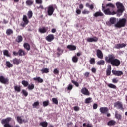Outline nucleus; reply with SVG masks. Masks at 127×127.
I'll list each match as a JSON object with an SVG mask.
<instances>
[{"label": "nucleus", "mask_w": 127, "mask_h": 127, "mask_svg": "<svg viewBox=\"0 0 127 127\" xmlns=\"http://www.w3.org/2000/svg\"><path fill=\"white\" fill-rule=\"evenodd\" d=\"M14 89L16 92H17V93H19L20 91H21V87L20 86H18L17 85H16L14 87Z\"/></svg>", "instance_id": "72a5a7b5"}, {"label": "nucleus", "mask_w": 127, "mask_h": 127, "mask_svg": "<svg viewBox=\"0 0 127 127\" xmlns=\"http://www.w3.org/2000/svg\"><path fill=\"white\" fill-rule=\"evenodd\" d=\"M71 82L73 84H74V85L76 86V87H79V83L77 82V81L72 80Z\"/></svg>", "instance_id": "6e6d98bb"}, {"label": "nucleus", "mask_w": 127, "mask_h": 127, "mask_svg": "<svg viewBox=\"0 0 127 127\" xmlns=\"http://www.w3.org/2000/svg\"><path fill=\"white\" fill-rule=\"evenodd\" d=\"M28 89L29 90V91H31V90H33L34 89V84H31V85L29 84L28 85Z\"/></svg>", "instance_id": "c03bdc74"}, {"label": "nucleus", "mask_w": 127, "mask_h": 127, "mask_svg": "<svg viewBox=\"0 0 127 127\" xmlns=\"http://www.w3.org/2000/svg\"><path fill=\"white\" fill-rule=\"evenodd\" d=\"M119 82V80L117 79V78H113L112 79V83H114V84H117Z\"/></svg>", "instance_id": "13d9d810"}, {"label": "nucleus", "mask_w": 127, "mask_h": 127, "mask_svg": "<svg viewBox=\"0 0 127 127\" xmlns=\"http://www.w3.org/2000/svg\"><path fill=\"white\" fill-rule=\"evenodd\" d=\"M13 54L15 56H17V55H19V54L18 53V52H16V51H13Z\"/></svg>", "instance_id": "0e129e2a"}, {"label": "nucleus", "mask_w": 127, "mask_h": 127, "mask_svg": "<svg viewBox=\"0 0 127 127\" xmlns=\"http://www.w3.org/2000/svg\"><path fill=\"white\" fill-rule=\"evenodd\" d=\"M108 87H109V88H110L111 89H117V86L112 83L108 84Z\"/></svg>", "instance_id": "37998d69"}, {"label": "nucleus", "mask_w": 127, "mask_h": 127, "mask_svg": "<svg viewBox=\"0 0 127 127\" xmlns=\"http://www.w3.org/2000/svg\"><path fill=\"white\" fill-rule=\"evenodd\" d=\"M107 7H111V8H114L115 7V5L111 3H109L106 4Z\"/></svg>", "instance_id": "8fccbe9b"}, {"label": "nucleus", "mask_w": 127, "mask_h": 127, "mask_svg": "<svg viewBox=\"0 0 127 127\" xmlns=\"http://www.w3.org/2000/svg\"><path fill=\"white\" fill-rule=\"evenodd\" d=\"M126 45L125 43L122 44H117L115 45V48L116 49H121V48H123V47H126Z\"/></svg>", "instance_id": "a211bd4d"}, {"label": "nucleus", "mask_w": 127, "mask_h": 127, "mask_svg": "<svg viewBox=\"0 0 127 127\" xmlns=\"http://www.w3.org/2000/svg\"><path fill=\"white\" fill-rule=\"evenodd\" d=\"M33 14V13H32V11H28L27 15H28V17L29 19H30V18H31V17H32Z\"/></svg>", "instance_id": "49530a36"}, {"label": "nucleus", "mask_w": 127, "mask_h": 127, "mask_svg": "<svg viewBox=\"0 0 127 127\" xmlns=\"http://www.w3.org/2000/svg\"><path fill=\"white\" fill-rule=\"evenodd\" d=\"M48 30V27H43L39 29V32H40V33H46V32H47Z\"/></svg>", "instance_id": "412c9836"}, {"label": "nucleus", "mask_w": 127, "mask_h": 127, "mask_svg": "<svg viewBox=\"0 0 127 127\" xmlns=\"http://www.w3.org/2000/svg\"><path fill=\"white\" fill-rule=\"evenodd\" d=\"M96 55L98 57V58H99L100 59H103L104 58V55H103V52L101 51L100 49H98L96 51Z\"/></svg>", "instance_id": "4468645a"}, {"label": "nucleus", "mask_w": 127, "mask_h": 127, "mask_svg": "<svg viewBox=\"0 0 127 127\" xmlns=\"http://www.w3.org/2000/svg\"><path fill=\"white\" fill-rule=\"evenodd\" d=\"M99 111L101 114H106L108 113L109 111V108L106 107H100L99 109Z\"/></svg>", "instance_id": "dca6fc26"}, {"label": "nucleus", "mask_w": 127, "mask_h": 127, "mask_svg": "<svg viewBox=\"0 0 127 127\" xmlns=\"http://www.w3.org/2000/svg\"><path fill=\"white\" fill-rule=\"evenodd\" d=\"M105 60L107 63H110L113 67H119L121 65V61L116 59L115 54H110L108 56H106Z\"/></svg>", "instance_id": "f257e3e1"}, {"label": "nucleus", "mask_w": 127, "mask_h": 127, "mask_svg": "<svg viewBox=\"0 0 127 127\" xmlns=\"http://www.w3.org/2000/svg\"><path fill=\"white\" fill-rule=\"evenodd\" d=\"M22 93L24 97H27L28 96V92L25 90H22Z\"/></svg>", "instance_id": "09e8293b"}, {"label": "nucleus", "mask_w": 127, "mask_h": 127, "mask_svg": "<svg viewBox=\"0 0 127 127\" xmlns=\"http://www.w3.org/2000/svg\"><path fill=\"white\" fill-rule=\"evenodd\" d=\"M99 40V38L94 36L93 38H88L87 39V42H97Z\"/></svg>", "instance_id": "f3484780"}, {"label": "nucleus", "mask_w": 127, "mask_h": 127, "mask_svg": "<svg viewBox=\"0 0 127 127\" xmlns=\"http://www.w3.org/2000/svg\"><path fill=\"white\" fill-rule=\"evenodd\" d=\"M12 62L14 65H19V64L21 63V60L16 58L13 59Z\"/></svg>", "instance_id": "6ab92c4d"}, {"label": "nucleus", "mask_w": 127, "mask_h": 127, "mask_svg": "<svg viewBox=\"0 0 127 127\" xmlns=\"http://www.w3.org/2000/svg\"><path fill=\"white\" fill-rule=\"evenodd\" d=\"M77 56L80 57L81 55H82V52H79L77 53L76 54Z\"/></svg>", "instance_id": "774afa93"}, {"label": "nucleus", "mask_w": 127, "mask_h": 127, "mask_svg": "<svg viewBox=\"0 0 127 127\" xmlns=\"http://www.w3.org/2000/svg\"><path fill=\"white\" fill-rule=\"evenodd\" d=\"M53 73L55 75H58L59 74V70L57 68H55Z\"/></svg>", "instance_id": "603ef678"}, {"label": "nucleus", "mask_w": 127, "mask_h": 127, "mask_svg": "<svg viewBox=\"0 0 127 127\" xmlns=\"http://www.w3.org/2000/svg\"><path fill=\"white\" fill-rule=\"evenodd\" d=\"M82 14H89L90 13V11L88 10H87V9H85L82 12Z\"/></svg>", "instance_id": "864d4df0"}, {"label": "nucleus", "mask_w": 127, "mask_h": 127, "mask_svg": "<svg viewBox=\"0 0 127 127\" xmlns=\"http://www.w3.org/2000/svg\"><path fill=\"white\" fill-rule=\"evenodd\" d=\"M127 22V19L124 18L122 19H120L118 22L115 24V26L117 28H121V27H125L126 23Z\"/></svg>", "instance_id": "7ed1b4c3"}, {"label": "nucleus", "mask_w": 127, "mask_h": 127, "mask_svg": "<svg viewBox=\"0 0 127 127\" xmlns=\"http://www.w3.org/2000/svg\"><path fill=\"white\" fill-rule=\"evenodd\" d=\"M73 89V85L69 84L67 87V91H71Z\"/></svg>", "instance_id": "5fc2aeb1"}, {"label": "nucleus", "mask_w": 127, "mask_h": 127, "mask_svg": "<svg viewBox=\"0 0 127 127\" xmlns=\"http://www.w3.org/2000/svg\"><path fill=\"white\" fill-rule=\"evenodd\" d=\"M112 70V66L111 65H108L107 69L106 70V75L107 76H110L111 75V73Z\"/></svg>", "instance_id": "393cba45"}, {"label": "nucleus", "mask_w": 127, "mask_h": 127, "mask_svg": "<svg viewBox=\"0 0 127 127\" xmlns=\"http://www.w3.org/2000/svg\"><path fill=\"white\" fill-rule=\"evenodd\" d=\"M4 127H11V125H10L9 124V123L4 124Z\"/></svg>", "instance_id": "338daca9"}, {"label": "nucleus", "mask_w": 127, "mask_h": 127, "mask_svg": "<svg viewBox=\"0 0 127 127\" xmlns=\"http://www.w3.org/2000/svg\"><path fill=\"white\" fill-rule=\"evenodd\" d=\"M36 3L37 4H41L42 3V0H36Z\"/></svg>", "instance_id": "bf43d9fd"}, {"label": "nucleus", "mask_w": 127, "mask_h": 127, "mask_svg": "<svg viewBox=\"0 0 127 127\" xmlns=\"http://www.w3.org/2000/svg\"><path fill=\"white\" fill-rule=\"evenodd\" d=\"M3 54L5 56H7V57H10V54H9V52L7 50L3 51Z\"/></svg>", "instance_id": "e433bc0d"}, {"label": "nucleus", "mask_w": 127, "mask_h": 127, "mask_svg": "<svg viewBox=\"0 0 127 127\" xmlns=\"http://www.w3.org/2000/svg\"><path fill=\"white\" fill-rule=\"evenodd\" d=\"M57 55H58V57L59 56H60L64 52V50H61V49L59 47L57 48Z\"/></svg>", "instance_id": "a878e982"}, {"label": "nucleus", "mask_w": 127, "mask_h": 127, "mask_svg": "<svg viewBox=\"0 0 127 127\" xmlns=\"http://www.w3.org/2000/svg\"><path fill=\"white\" fill-rule=\"evenodd\" d=\"M93 108L94 110H96V109L98 108V104L97 103L93 104Z\"/></svg>", "instance_id": "680f3d73"}, {"label": "nucleus", "mask_w": 127, "mask_h": 127, "mask_svg": "<svg viewBox=\"0 0 127 127\" xmlns=\"http://www.w3.org/2000/svg\"><path fill=\"white\" fill-rule=\"evenodd\" d=\"M116 21H117V19H116V18H110L109 21L106 22V24L108 26H112L113 24L116 23Z\"/></svg>", "instance_id": "6e6552de"}, {"label": "nucleus", "mask_w": 127, "mask_h": 127, "mask_svg": "<svg viewBox=\"0 0 127 127\" xmlns=\"http://www.w3.org/2000/svg\"><path fill=\"white\" fill-rule=\"evenodd\" d=\"M67 47L68 49H69L71 51L76 50L77 49L76 46H74L73 45H68Z\"/></svg>", "instance_id": "b1692460"}, {"label": "nucleus", "mask_w": 127, "mask_h": 127, "mask_svg": "<svg viewBox=\"0 0 127 127\" xmlns=\"http://www.w3.org/2000/svg\"><path fill=\"white\" fill-rule=\"evenodd\" d=\"M23 40V38H22V36L19 35L18 36L17 38L15 40V41L16 42H18V43H20Z\"/></svg>", "instance_id": "bb28decb"}, {"label": "nucleus", "mask_w": 127, "mask_h": 127, "mask_svg": "<svg viewBox=\"0 0 127 127\" xmlns=\"http://www.w3.org/2000/svg\"><path fill=\"white\" fill-rule=\"evenodd\" d=\"M72 60L74 63H77L79 60V58L77 56H74L72 57Z\"/></svg>", "instance_id": "4c0bfd02"}, {"label": "nucleus", "mask_w": 127, "mask_h": 127, "mask_svg": "<svg viewBox=\"0 0 127 127\" xmlns=\"http://www.w3.org/2000/svg\"><path fill=\"white\" fill-rule=\"evenodd\" d=\"M34 81H37L38 83H43V79L40 77H35L33 78Z\"/></svg>", "instance_id": "7c9ffc66"}, {"label": "nucleus", "mask_w": 127, "mask_h": 127, "mask_svg": "<svg viewBox=\"0 0 127 127\" xmlns=\"http://www.w3.org/2000/svg\"><path fill=\"white\" fill-rule=\"evenodd\" d=\"M90 64L91 65H94L95 63H96V61L94 58H91L89 60Z\"/></svg>", "instance_id": "79ce46f5"}, {"label": "nucleus", "mask_w": 127, "mask_h": 127, "mask_svg": "<svg viewBox=\"0 0 127 127\" xmlns=\"http://www.w3.org/2000/svg\"><path fill=\"white\" fill-rule=\"evenodd\" d=\"M54 39V35L53 34H49L46 37V40L48 42H51Z\"/></svg>", "instance_id": "2eb2a0df"}, {"label": "nucleus", "mask_w": 127, "mask_h": 127, "mask_svg": "<svg viewBox=\"0 0 127 127\" xmlns=\"http://www.w3.org/2000/svg\"><path fill=\"white\" fill-rule=\"evenodd\" d=\"M56 7V5H51L49 6L47 8L48 15H49V16H51V15L53 14V12H54Z\"/></svg>", "instance_id": "39448f33"}, {"label": "nucleus", "mask_w": 127, "mask_h": 127, "mask_svg": "<svg viewBox=\"0 0 127 127\" xmlns=\"http://www.w3.org/2000/svg\"><path fill=\"white\" fill-rule=\"evenodd\" d=\"M40 126H41V127H47V126H48V123L47 122H42L40 123Z\"/></svg>", "instance_id": "f704fd0d"}, {"label": "nucleus", "mask_w": 127, "mask_h": 127, "mask_svg": "<svg viewBox=\"0 0 127 127\" xmlns=\"http://www.w3.org/2000/svg\"><path fill=\"white\" fill-rule=\"evenodd\" d=\"M85 104H90V103H92V98L88 97L86 98L85 100Z\"/></svg>", "instance_id": "a19ab883"}, {"label": "nucleus", "mask_w": 127, "mask_h": 127, "mask_svg": "<svg viewBox=\"0 0 127 127\" xmlns=\"http://www.w3.org/2000/svg\"><path fill=\"white\" fill-rule=\"evenodd\" d=\"M91 71H92V73H94L95 74L96 73V72H97V69H96L95 68L93 67L91 69Z\"/></svg>", "instance_id": "69168bd1"}, {"label": "nucleus", "mask_w": 127, "mask_h": 127, "mask_svg": "<svg viewBox=\"0 0 127 127\" xmlns=\"http://www.w3.org/2000/svg\"><path fill=\"white\" fill-rule=\"evenodd\" d=\"M112 73L114 76H122V75H124V72L120 70H112Z\"/></svg>", "instance_id": "9d476101"}, {"label": "nucleus", "mask_w": 127, "mask_h": 127, "mask_svg": "<svg viewBox=\"0 0 127 127\" xmlns=\"http://www.w3.org/2000/svg\"><path fill=\"white\" fill-rule=\"evenodd\" d=\"M12 118L11 117H7L6 119H3L1 121L2 125H5L6 124H9V122H11Z\"/></svg>", "instance_id": "ddd939ff"}, {"label": "nucleus", "mask_w": 127, "mask_h": 127, "mask_svg": "<svg viewBox=\"0 0 127 127\" xmlns=\"http://www.w3.org/2000/svg\"><path fill=\"white\" fill-rule=\"evenodd\" d=\"M96 64L98 66H104V65H105V61L101 60L99 61H98Z\"/></svg>", "instance_id": "c85d7f7f"}, {"label": "nucleus", "mask_w": 127, "mask_h": 127, "mask_svg": "<svg viewBox=\"0 0 127 127\" xmlns=\"http://www.w3.org/2000/svg\"><path fill=\"white\" fill-rule=\"evenodd\" d=\"M114 107L115 108H118L121 111H124V106L121 101H117L114 104Z\"/></svg>", "instance_id": "0eeeda50"}, {"label": "nucleus", "mask_w": 127, "mask_h": 127, "mask_svg": "<svg viewBox=\"0 0 127 127\" xmlns=\"http://www.w3.org/2000/svg\"><path fill=\"white\" fill-rule=\"evenodd\" d=\"M22 84L25 87H28V85H29L28 81L25 80H23L22 81Z\"/></svg>", "instance_id": "58836bf2"}, {"label": "nucleus", "mask_w": 127, "mask_h": 127, "mask_svg": "<svg viewBox=\"0 0 127 127\" xmlns=\"http://www.w3.org/2000/svg\"><path fill=\"white\" fill-rule=\"evenodd\" d=\"M52 101L55 105H58V100H57V98H53Z\"/></svg>", "instance_id": "a18cd8bd"}, {"label": "nucleus", "mask_w": 127, "mask_h": 127, "mask_svg": "<svg viewBox=\"0 0 127 127\" xmlns=\"http://www.w3.org/2000/svg\"><path fill=\"white\" fill-rule=\"evenodd\" d=\"M76 13L78 15L81 14V10L80 9H77L76 10Z\"/></svg>", "instance_id": "e2e57ef3"}, {"label": "nucleus", "mask_w": 127, "mask_h": 127, "mask_svg": "<svg viewBox=\"0 0 127 127\" xmlns=\"http://www.w3.org/2000/svg\"><path fill=\"white\" fill-rule=\"evenodd\" d=\"M6 65L8 68H11L13 67V64H11L10 62L8 61L6 62Z\"/></svg>", "instance_id": "ea45409f"}, {"label": "nucleus", "mask_w": 127, "mask_h": 127, "mask_svg": "<svg viewBox=\"0 0 127 127\" xmlns=\"http://www.w3.org/2000/svg\"><path fill=\"white\" fill-rule=\"evenodd\" d=\"M95 17H98V16H104V14L101 11L96 12L94 14Z\"/></svg>", "instance_id": "cd10ccee"}, {"label": "nucleus", "mask_w": 127, "mask_h": 127, "mask_svg": "<svg viewBox=\"0 0 127 127\" xmlns=\"http://www.w3.org/2000/svg\"><path fill=\"white\" fill-rule=\"evenodd\" d=\"M38 106H39V102L38 101L35 102L32 104V106L33 107V108H36V107H38Z\"/></svg>", "instance_id": "3c124183"}, {"label": "nucleus", "mask_w": 127, "mask_h": 127, "mask_svg": "<svg viewBox=\"0 0 127 127\" xmlns=\"http://www.w3.org/2000/svg\"><path fill=\"white\" fill-rule=\"evenodd\" d=\"M102 11L104 12L105 14H107V15H115V14H117V12L113 11L111 12L110 8H108L106 9H105L106 7L104 6V4H102Z\"/></svg>", "instance_id": "20e7f679"}, {"label": "nucleus", "mask_w": 127, "mask_h": 127, "mask_svg": "<svg viewBox=\"0 0 127 127\" xmlns=\"http://www.w3.org/2000/svg\"><path fill=\"white\" fill-rule=\"evenodd\" d=\"M34 3V1L33 0H27L26 1V4H27V5H28L29 6L32 5V4H33Z\"/></svg>", "instance_id": "c756f323"}, {"label": "nucleus", "mask_w": 127, "mask_h": 127, "mask_svg": "<svg viewBox=\"0 0 127 127\" xmlns=\"http://www.w3.org/2000/svg\"><path fill=\"white\" fill-rule=\"evenodd\" d=\"M108 126H115L116 125V122L115 120H110L107 123Z\"/></svg>", "instance_id": "c9c22d12"}, {"label": "nucleus", "mask_w": 127, "mask_h": 127, "mask_svg": "<svg viewBox=\"0 0 127 127\" xmlns=\"http://www.w3.org/2000/svg\"><path fill=\"white\" fill-rule=\"evenodd\" d=\"M18 54L19 56H25L26 55V52L22 49H20L18 50Z\"/></svg>", "instance_id": "4be33fe9"}, {"label": "nucleus", "mask_w": 127, "mask_h": 127, "mask_svg": "<svg viewBox=\"0 0 127 127\" xmlns=\"http://www.w3.org/2000/svg\"><path fill=\"white\" fill-rule=\"evenodd\" d=\"M23 47L26 50H27V51H29V50H30V45L28 43H24L23 44Z\"/></svg>", "instance_id": "5701e85b"}, {"label": "nucleus", "mask_w": 127, "mask_h": 127, "mask_svg": "<svg viewBox=\"0 0 127 127\" xmlns=\"http://www.w3.org/2000/svg\"><path fill=\"white\" fill-rule=\"evenodd\" d=\"M23 117V116H17V120L18 123H19V124H22L23 123H27L28 122L27 119L22 120Z\"/></svg>", "instance_id": "f8f14e48"}, {"label": "nucleus", "mask_w": 127, "mask_h": 127, "mask_svg": "<svg viewBox=\"0 0 127 127\" xmlns=\"http://www.w3.org/2000/svg\"><path fill=\"white\" fill-rule=\"evenodd\" d=\"M23 22L21 23L20 26L22 27H25L29 23V20H28V18H27V16L26 15H24L23 16V19H22Z\"/></svg>", "instance_id": "423d86ee"}, {"label": "nucleus", "mask_w": 127, "mask_h": 127, "mask_svg": "<svg viewBox=\"0 0 127 127\" xmlns=\"http://www.w3.org/2000/svg\"><path fill=\"white\" fill-rule=\"evenodd\" d=\"M41 72H42V74H47V73H49V68H43L41 69Z\"/></svg>", "instance_id": "2f4dec72"}, {"label": "nucleus", "mask_w": 127, "mask_h": 127, "mask_svg": "<svg viewBox=\"0 0 127 127\" xmlns=\"http://www.w3.org/2000/svg\"><path fill=\"white\" fill-rule=\"evenodd\" d=\"M115 118L118 120V121H121V120H122V115L119 114L118 111H116L115 113Z\"/></svg>", "instance_id": "aec40b11"}, {"label": "nucleus", "mask_w": 127, "mask_h": 127, "mask_svg": "<svg viewBox=\"0 0 127 127\" xmlns=\"http://www.w3.org/2000/svg\"><path fill=\"white\" fill-rule=\"evenodd\" d=\"M7 35L9 36L10 34H13V30L11 29H8L6 31Z\"/></svg>", "instance_id": "473e14b6"}, {"label": "nucleus", "mask_w": 127, "mask_h": 127, "mask_svg": "<svg viewBox=\"0 0 127 127\" xmlns=\"http://www.w3.org/2000/svg\"><path fill=\"white\" fill-rule=\"evenodd\" d=\"M0 82L2 84H7L9 82V80L7 77H4V76H0Z\"/></svg>", "instance_id": "1a4fd4ad"}, {"label": "nucleus", "mask_w": 127, "mask_h": 127, "mask_svg": "<svg viewBox=\"0 0 127 127\" xmlns=\"http://www.w3.org/2000/svg\"><path fill=\"white\" fill-rule=\"evenodd\" d=\"M116 6L117 8V12L119 13V15H122L123 12L125 11V7L124 6V5L120 2H117L116 3Z\"/></svg>", "instance_id": "f03ea898"}, {"label": "nucleus", "mask_w": 127, "mask_h": 127, "mask_svg": "<svg viewBox=\"0 0 127 127\" xmlns=\"http://www.w3.org/2000/svg\"><path fill=\"white\" fill-rule=\"evenodd\" d=\"M81 93L85 96H90V91L86 87H83L81 89Z\"/></svg>", "instance_id": "9b49d317"}, {"label": "nucleus", "mask_w": 127, "mask_h": 127, "mask_svg": "<svg viewBox=\"0 0 127 127\" xmlns=\"http://www.w3.org/2000/svg\"><path fill=\"white\" fill-rule=\"evenodd\" d=\"M74 110L76 112H78V111H80V107H79V106H75L74 108Z\"/></svg>", "instance_id": "052dcab7"}, {"label": "nucleus", "mask_w": 127, "mask_h": 127, "mask_svg": "<svg viewBox=\"0 0 127 127\" xmlns=\"http://www.w3.org/2000/svg\"><path fill=\"white\" fill-rule=\"evenodd\" d=\"M84 77L86 78H89L90 77V72H86L84 74Z\"/></svg>", "instance_id": "4d7b16f0"}, {"label": "nucleus", "mask_w": 127, "mask_h": 127, "mask_svg": "<svg viewBox=\"0 0 127 127\" xmlns=\"http://www.w3.org/2000/svg\"><path fill=\"white\" fill-rule=\"evenodd\" d=\"M49 105V101L47 100L46 101H43V107H47Z\"/></svg>", "instance_id": "de8ad7c7"}]
</instances>
